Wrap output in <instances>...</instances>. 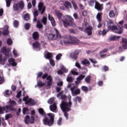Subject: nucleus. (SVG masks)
I'll list each match as a JSON object with an SVG mask.
<instances>
[{"label": "nucleus", "instance_id": "nucleus-26", "mask_svg": "<svg viewBox=\"0 0 127 127\" xmlns=\"http://www.w3.org/2000/svg\"><path fill=\"white\" fill-rule=\"evenodd\" d=\"M33 47L35 49H39L40 48V44L38 41H35L33 43Z\"/></svg>", "mask_w": 127, "mask_h": 127}, {"label": "nucleus", "instance_id": "nucleus-10", "mask_svg": "<svg viewBox=\"0 0 127 127\" xmlns=\"http://www.w3.org/2000/svg\"><path fill=\"white\" fill-rule=\"evenodd\" d=\"M24 7V2L22 1H20L18 3H14L13 5V9L14 11H17L19 8L23 9Z\"/></svg>", "mask_w": 127, "mask_h": 127}, {"label": "nucleus", "instance_id": "nucleus-49", "mask_svg": "<svg viewBox=\"0 0 127 127\" xmlns=\"http://www.w3.org/2000/svg\"><path fill=\"white\" fill-rule=\"evenodd\" d=\"M7 44L8 45H12V40L10 38L7 39Z\"/></svg>", "mask_w": 127, "mask_h": 127}, {"label": "nucleus", "instance_id": "nucleus-17", "mask_svg": "<svg viewBox=\"0 0 127 127\" xmlns=\"http://www.w3.org/2000/svg\"><path fill=\"white\" fill-rule=\"evenodd\" d=\"M95 9H97L98 11H101L103 10V5L100 4L99 2H95Z\"/></svg>", "mask_w": 127, "mask_h": 127}, {"label": "nucleus", "instance_id": "nucleus-57", "mask_svg": "<svg viewBox=\"0 0 127 127\" xmlns=\"http://www.w3.org/2000/svg\"><path fill=\"white\" fill-rule=\"evenodd\" d=\"M34 17H37L38 16V11L37 10H35L34 12H33Z\"/></svg>", "mask_w": 127, "mask_h": 127}, {"label": "nucleus", "instance_id": "nucleus-6", "mask_svg": "<svg viewBox=\"0 0 127 127\" xmlns=\"http://www.w3.org/2000/svg\"><path fill=\"white\" fill-rule=\"evenodd\" d=\"M107 22V26L108 27V29H113V30H118L117 33L119 34H122L123 33V29L121 26L119 25L117 27L114 26V23L112 20H109L108 21H106Z\"/></svg>", "mask_w": 127, "mask_h": 127}, {"label": "nucleus", "instance_id": "nucleus-3", "mask_svg": "<svg viewBox=\"0 0 127 127\" xmlns=\"http://www.w3.org/2000/svg\"><path fill=\"white\" fill-rule=\"evenodd\" d=\"M47 116L49 117H45L43 120V124L45 126H48L49 127H52L54 125V119L55 118V114L53 113H48Z\"/></svg>", "mask_w": 127, "mask_h": 127}, {"label": "nucleus", "instance_id": "nucleus-2", "mask_svg": "<svg viewBox=\"0 0 127 127\" xmlns=\"http://www.w3.org/2000/svg\"><path fill=\"white\" fill-rule=\"evenodd\" d=\"M87 19H84V23L82 24V27H78V29L81 31H83L85 33H87L88 36H91L92 34V31L93 30V27L92 26H88Z\"/></svg>", "mask_w": 127, "mask_h": 127}, {"label": "nucleus", "instance_id": "nucleus-27", "mask_svg": "<svg viewBox=\"0 0 127 127\" xmlns=\"http://www.w3.org/2000/svg\"><path fill=\"white\" fill-rule=\"evenodd\" d=\"M73 101L75 103V105H77V102L81 103V101H82V98L80 97V96H76L73 98Z\"/></svg>", "mask_w": 127, "mask_h": 127}, {"label": "nucleus", "instance_id": "nucleus-19", "mask_svg": "<svg viewBox=\"0 0 127 127\" xmlns=\"http://www.w3.org/2000/svg\"><path fill=\"white\" fill-rule=\"evenodd\" d=\"M25 104L29 106H34L35 105V101L32 100V98H29L27 102H25Z\"/></svg>", "mask_w": 127, "mask_h": 127}, {"label": "nucleus", "instance_id": "nucleus-45", "mask_svg": "<svg viewBox=\"0 0 127 127\" xmlns=\"http://www.w3.org/2000/svg\"><path fill=\"white\" fill-rule=\"evenodd\" d=\"M29 112V109L27 107H24L23 108V114L25 115L27 112Z\"/></svg>", "mask_w": 127, "mask_h": 127}, {"label": "nucleus", "instance_id": "nucleus-25", "mask_svg": "<svg viewBox=\"0 0 127 127\" xmlns=\"http://www.w3.org/2000/svg\"><path fill=\"white\" fill-rule=\"evenodd\" d=\"M32 37L34 40H38L39 39V34L37 32H34L32 34Z\"/></svg>", "mask_w": 127, "mask_h": 127}, {"label": "nucleus", "instance_id": "nucleus-21", "mask_svg": "<svg viewBox=\"0 0 127 127\" xmlns=\"http://www.w3.org/2000/svg\"><path fill=\"white\" fill-rule=\"evenodd\" d=\"M121 38V36H110L108 38V40L109 41H116L118 39H120Z\"/></svg>", "mask_w": 127, "mask_h": 127}, {"label": "nucleus", "instance_id": "nucleus-31", "mask_svg": "<svg viewBox=\"0 0 127 127\" xmlns=\"http://www.w3.org/2000/svg\"><path fill=\"white\" fill-rule=\"evenodd\" d=\"M109 15L110 18H115L116 17V14H115V12H114V10H111L109 11Z\"/></svg>", "mask_w": 127, "mask_h": 127}, {"label": "nucleus", "instance_id": "nucleus-12", "mask_svg": "<svg viewBox=\"0 0 127 127\" xmlns=\"http://www.w3.org/2000/svg\"><path fill=\"white\" fill-rule=\"evenodd\" d=\"M34 121H35V118H34V116L32 115L30 117L29 115H27L24 118V122L26 125H29V124H34Z\"/></svg>", "mask_w": 127, "mask_h": 127}, {"label": "nucleus", "instance_id": "nucleus-14", "mask_svg": "<svg viewBox=\"0 0 127 127\" xmlns=\"http://www.w3.org/2000/svg\"><path fill=\"white\" fill-rule=\"evenodd\" d=\"M70 91L71 92V95L73 97H75V96H77V95H79L80 93H81V90L79 88H75V86L72 87L70 88Z\"/></svg>", "mask_w": 127, "mask_h": 127}, {"label": "nucleus", "instance_id": "nucleus-46", "mask_svg": "<svg viewBox=\"0 0 127 127\" xmlns=\"http://www.w3.org/2000/svg\"><path fill=\"white\" fill-rule=\"evenodd\" d=\"M11 3V0H6V5L7 7H9Z\"/></svg>", "mask_w": 127, "mask_h": 127}, {"label": "nucleus", "instance_id": "nucleus-9", "mask_svg": "<svg viewBox=\"0 0 127 127\" xmlns=\"http://www.w3.org/2000/svg\"><path fill=\"white\" fill-rule=\"evenodd\" d=\"M42 79H46V80L48 81L47 82V86L48 87H51V86H52V84L53 83V78L51 75H48V73H45L42 76Z\"/></svg>", "mask_w": 127, "mask_h": 127}, {"label": "nucleus", "instance_id": "nucleus-33", "mask_svg": "<svg viewBox=\"0 0 127 127\" xmlns=\"http://www.w3.org/2000/svg\"><path fill=\"white\" fill-rule=\"evenodd\" d=\"M38 113L41 116H44L46 115L45 111L43 108H39L38 109Z\"/></svg>", "mask_w": 127, "mask_h": 127}, {"label": "nucleus", "instance_id": "nucleus-16", "mask_svg": "<svg viewBox=\"0 0 127 127\" xmlns=\"http://www.w3.org/2000/svg\"><path fill=\"white\" fill-rule=\"evenodd\" d=\"M48 17L49 20H50L52 25L53 26H56V22L55 21V19L54 18V17H52V16L50 15V14H48Z\"/></svg>", "mask_w": 127, "mask_h": 127}, {"label": "nucleus", "instance_id": "nucleus-18", "mask_svg": "<svg viewBox=\"0 0 127 127\" xmlns=\"http://www.w3.org/2000/svg\"><path fill=\"white\" fill-rule=\"evenodd\" d=\"M55 13L58 19H62V16H63V14L59 11V10H55Z\"/></svg>", "mask_w": 127, "mask_h": 127}, {"label": "nucleus", "instance_id": "nucleus-11", "mask_svg": "<svg viewBox=\"0 0 127 127\" xmlns=\"http://www.w3.org/2000/svg\"><path fill=\"white\" fill-rule=\"evenodd\" d=\"M38 11L40 12L41 14H43L46 11V6L44 5V2H40L38 5Z\"/></svg>", "mask_w": 127, "mask_h": 127}, {"label": "nucleus", "instance_id": "nucleus-51", "mask_svg": "<svg viewBox=\"0 0 127 127\" xmlns=\"http://www.w3.org/2000/svg\"><path fill=\"white\" fill-rule=\"evenodd\" d=\"M81 90L83 91V92H87L88 90V87L85 86H81Z\"/></svg>", "mask_w": 127, "mask_h": 127}, {"label": "nucleus", "instance_id": "nucleus-13", "mask_svg": "<svg viewBox=\"0 0 127 127\" xmlns=\"http://www.w3.org/2000/svg\"><path fill=\"white\" fill-rule=\"evenodd\" d=\"M80 52H81V50H76L74 52L70 54V57L73 59V60H77L78 58V55L80 54Z\"/></svg>", "mask_w": 127, "mask_h": 127}, {"label": "nucleus", "instance_id": "nucleus-32", "mask_svg": "<svg viewBox=\"0 0 127 127\" xmlns=\"http://www.w3.org/2000/svg\"><path fill=\"white\" fill-rule=\"evenodd\" d=\"M46 59H51L52 58V53L48 52L45 54Z\"/></svg>", "mask_w": 127, "mask_h": 127}, {"label": "nucleus", "instance_id": "nucleus-28", "mask_svg": "<svg viewBox=\"0 0 127 127\" xmlns=\"http://www.w3.org/2000/svg\"><path fill=\"white\" fill-rule=\"evenodd\" d=\"M6 62V59H5V58L2 57L1 55H0V64L1 65H4Z\"/></svg>", "mask_w": 127, "mask_h": 127}, {"label": "nucleus", "instance_id": "nucleus-47", "mask_svg": "<svg viewBox=\"0 0 127 127\" xmlns=\"http://www.w3.org/2000/svg\"><path fill=\"white\" fill-rule=\"evenodd\" d=\"M63 93H64L63 91H62L59 93L57 95V98H58V99H61V97H62L63 95Z\"/></svg>", "mask_w": 127, "mask_h": 127}, {"label": "nucleus", "instance_id": "nucleus-30", "mask_svg": "<svg viewBox=\"0 0 127 127\" xmlns=\"http://www.w3.org/2000/svg\"><path fill=\"white\" fill-rule=\"evenodd\" d=\"M102 13H98L97 15H96V18L99 22H102Z\"/></svg>", "mask_w": 127, "mask_h": 127}, {"label": "nucleus", "instance_id": "nucleus-4", "mask_svg": "<svg viewBox=\"0 0 127 127\" xmlns=\"http://www.w3.org/2000/svg\"><path fill=\"white\" fill-rule=\"evenodd\" d=\"M65 38L67 40H64L60 42L62 45H64V44H75L79 42L77 38L70 35H66Z\"/></svg>", "mask_w": 127, "mask_h": 127}, {"label": "nucleus", "instance_id": "nucleus-5", "mask_svg": "<svg viewBox=\"0 0 127 127\" xmlns=\"http://www.w3.org/2000/svg\"><path fill=\"white\" fill-rule=\"evenodd\" d=\"M63 21L64 27H68V26H75L74 23V18L71 16L66 15L64 17V19L61 20Z\"/></svg>", "mask_w": 127, "mask_h": 127}, {"label": "nucleus", "instance_id": "nucleus-22", "mask_svg": "<svg viewBox=\"0 0 127 127\" xmlns=\"http://www.w3.org/2000/svg\"><path fill=\"white\" fill-rule=\"evenodd\" d=\"M6 106H3L2 107H0V114H4L5 113H8V109H6Z\"/></svg>", "mask_w": 127, "mask_h": 127}, {"label": "nucleus", "instance_id": "nucleus-48", "mask_svg": "<svg viewBox=\"0 0 127 127\" xmlns=\"http://www.w3.org/2000/svg\"><path fill=\"white\" fill-rule=\"evenodd\" d=\"M97 2V1L95 0H91L88 2V3H89V5L93 6V5H94V4H95V2Z\"/></svg>", "mask_w": 127, "mask_h": 127}, {"label": "nucleus", "instance_id": "nucleus-8", "mask_svg": "<svg viewBox=\"0 0 127 127\" xmlns=\"http://www.w3.org/2000/svg\"><path fill=\"white\" fill-rule=\"evenodd\" d=\"M9 105H6V110H8L9 112L13 111V112H15L16 109L14 108L15 106H16V102L14 100H11V99L9 100Z\"/></svg>", "mask_w": 127, "mask_h": 127}, {"label": "nucleus", "instance_id": "nucleus-29", "mask_svg": "<svg viewBox=\"0 0 127 127\" xmlns=\"http://www.w3.org/2000/svg\"><path fill=\"white\" fill-rule=\"evenodd\" d=\"M8 33H9V31H8V26H6L5 28L3 30V35L6 36Z\"/></svg>", "mask_w": 127, "mask_h": 127}, {"label": "nucleus", "instance_id": "nucleus-40", "mask_svg": "<svg viewBox=\"0 0 127 127\" xmlns=\"http://www.w3.org/2000/svg\"><path fill=\"white\" fill-rule=\"evenodd\" d=\"M12 93V92H11V91L9 90H6L4 92V95L5 96H10V95H11Z\"/></svg>", "mask_w": 127, "mask_h": 127}, {"label": "nucleus", "instance_id": "nucleus-43", "mask_svg": "<svg viewBox=\"0 0 127 127\" xmlns=\"http://www.w3.org/2000/svg\"><path fill=\"white\" fill-rule=\"evenodd\" d=\"M19 24V22H18V21L15 20L13 21L14 27H18Z\"/></svg>", "mask_w": 127, "mask_h": 127}, {"label": "nucleus", "instance_id": "nucleus-61", "mask_svg": "<svg viewBox=\"0 0 127 127\" xmlns=\"http://www.w3.org/2000/svg\"><path fill=\"white\" fill-rule=\"evenodd\" d=\"M20 96H21V90L19 91L16 95V98H20Z\"/></svg>", "mask_w": 127, "mask_h": 127}, {"label": "nucleus", "instance_id": "nucleus-63", "mask_svg": "<svg viewBox=\"0 0 127 127\" xmlns=\"http://www.w3.org/2000/svg\"><path fill=\"white\" fill-rule=\"evenodd\" d=\"M98 86H100V87H102V86H103V85H104V82H103V81H99L98 82Z\"/></svg>", "mask_w": 127, "mask_h": 127}, {"label": "nucleus", "instance_id": "nucleus-23", "mask_svg": "<svg viewBox=\"0 0 127 127\" xmlns=\"http://www.w3.org/2000/svg\"><path fill=\"white\" fill-rule=\"evenodd\" d=\"M10 65H11L12 67H15L16 66V64L15 63V60L14 59L10 58L8 60Z\"/></svg>", "mask_w": 127, "mask_h": 127}, {"label": "nucleus", "instance_id": "nucleus-59", "mask_svg": "<svg viewBox=\"0 0 127 127\" xmlns=\"http://www.w3.org/2000/svg\"><path fill=\"white\" fill-rule=\"evenodd\" d=\"M11 90H12V92L15 91L16 90V86L14 85H12Z\"/></svg>", "mask_w": 127, "mask_h": 127}, {"label": "nucleus", "instance_id": "nucleus-1", "mask_svg": "<svg viewBox=\"0 0 127 127\" xmlns=\"http://www.w3.org/2000/svg\"><path fill=\"white\" fill-rule=\"evenodd\" d=\"M68 102L65 101H62L60 104V108L62 111L64 113V115L66 118V120H68L69 114L67 112H70L71 111V108L72 107V101H71V97L68 98Z\"/></svg>", "mask_w": 127, "mask_h": 127}, {"label": "nucleus", "instance_id": "nucleus-55", "mask_svg": "<svg viewBox=\"0 0 127 127\" xmlns=\"http://www.w3.org/2000/svg\"><path fill=\"white\" fill-rule=\"evenodd\" d=\"M66 81L67 82H69L70 83H72V82H73V77L71 76H69L67 77Z\"/></svg>", "mask_w": 127, "mask_h": 127}, {"label": "nucleus", "instance_id": "nucleus-35", "mask_svg": "<svg viewBox=\"0 0 127 127\" xmlns=\"http://www.w3.org/2000/svg\"><path fill=\"white\" fill-rule=\"evenodd\" d=\"M91 78H92V76H91V75H88L84 79L85 82L86 83H87V84H89V83H90V82H91Z\"/></svg>", "mask_w": 127, "mask_h": 127}, {"label": "nucleus", "instance_id": "nucleus-56", "mask_svg": "<svg viewBox=\"0 0 127 127\" xmlns=\"http://www.w3.org/2000/svg\"><path fill=\"white\" fill-rule=\"evenodd\" d=\"M61 100H63V101H66L67 100V96L65 95H62Z\"/></svg>", "mask_w": 127, "mask_h": 127}, {"label": "nucleus", "instance_id": "nucleus-34", "mask_svg": "<svg viewBox=\"0 0 127 127\" xmlns=\"http://www.w3.org/2000/svg\"><path fill=\"white\" fill-rule=\"evenodd\" d=\"M45 85H46V83L42 82V81L39 80L37 82L38 87H39L40 88H41L42 87L45 86Z\"/></svg>", "mask_w": 127, "mask_h": 127}, {"label": "nucleus", "instance_id": "nucleus-54", "mask_svg": "<svg viewBox=\"0 0 127 127\" xmlns=\"http://www.w3.org/2000/svg\"><path fill=\"white\" fill-rule=\"evenodd\" d=\"M62 57V54H59L58 55L56 56V59L57 60L59 61L61 59Z\"/></svg>", "mask_w": 127, "mask_h": 127}, {"label": "nucleus", "instance_id": "nucleus-62", "mask_svg": "<svg viewBox=\"0 0 127 127\" xmlns=\"http://www.w3.org/2000/svg\"><path fill=\"white\" fill-rule=\"evenodd\" d=\"M43 75V72L40 71L37 75V78H40Z\"/></svg>", "mask_w": 127, "mask_h": 127}, {"label": "nucleus", "instance_id": "nucleus-38", "mask_svg": "<svg viewBox=\"0 0 127 127\" xmlns=\"http://www.w3.org/2000/svg\"><path fill=\"white\" fill-rule=\"evenodd\" d=\"M41 22H42L44 25H46L47 24V18L45 16H43L41 20Z\"/></svg>", "mask_w": 127, "mask_h": 127}, {"label": "nucleus", "instance_id": "nucleus-42", "mask_svg": "<svg viewBox=\"0 0 127 127\" xmlns=\"http://www.w3.org/2000/svg\"><path fill=\"white\" fill-rule=\"evenodd\" d=\"M85 77H86L85 75L81 74L76 78V80H77L78 81H82L83 79H84Z\"/></svg>", "mask_w": 127, "mask_h": 127}, {"label": "nucleus", "instance_id": "nucleus-7", "mask_svg": "<svg viewBox=\"0 0 127 127\" xmlns=\"http://www.w3.org/2000/svg\"><path fill=\"white\" fill-rule=\"evenodd\" d=\"M54 30L56 32L55 34H48L47 35V37H48V39H49V40H56L58 38V37H60L61 35H60V33H59V31L56 28H54Z\"/></svg>", "mask_w": 127, "mask_h": 127}, {"label": "nucleus", "instance_id": "nucleus-58", "mask_svg": "<svg viewBox=\"0 0 127 127\" xmlns=\"http://www.w3.org/2000/svg\"><path fill=\"white\" fill-rule=\"evenodd\" d=\"M75 66L77 67L78 69H81V65H80V64H79L78 62L75 63Z\"/></svg>", "mask_w": 127, "mask_h": 127}, {"label": "nucleus", "instance_id": "nucleus-41", "mask_svg": "<svg viewBox=\"0 0 127 127\" xmlns=\"http://www.w3.org/2000/svg\"><path fill=\"white\" fill-rule=\"evenodd\" d=\"M108 31H109V30L104 29L102 31L99 32V34L100 35H101V34H102V35H106Z\"/></svg>", "mask_w": 127, "mask_h": 127}, {"label": "nucleus", "instance_id": "nucleus-15", "mask_svg": "<svg viewBox=\"0 0 127 127\" xmlns=\"http://www.w3.org/2000/svg\"><path fill=\"white\" fill-rule=\"evenodd\" d=\"M1 51L6 57H8V56H9V52H10V49H6L5 47H3L1 49Z\"/></svg>", "mask_w": 127, "mask_h": 127}, {"label": "nucleus", "instance_id": "nucleus-60", "mask_svg": "<svg viewBox=\"0 0 127 127\" xmlns=\"http://www.w3.org/2000/svg\"><path fill=\"white\" fill-rule=\"evenodd\" d=\"M57 85L59 87H62V86H63V81H60V82L57 83Z\"/></svg>", "mask_w": 127, "mask_h": 127}, {"label": "nucleus", "instance_id": "nucleus-39", "mask_svg": "<svg viewBox=\"0 0 127 127\" xmlns=\"http://www.w3.org/2000/svg\"><path fill=\"white\" fill-rule=\"evenodd\" d=\"M36 27H37V28H42V27H43V26L41 23L40 20H38L37 21Z\"/></svg>", "mask_w": 127, "mask_h": 127}, {"label": "nucleus", "instance_id": "nucleus-53", "mask_svg": "<svg viewBox=\"0 0 127 127\" xmlns=\"http://www.w3.org/2000/svg\"><path fill=\"white\" fill-rule=\"evenodd\" d=\"M102 70L104 72H107V71H109V67L107 65H104L103 67Z\"/></svg>", "mask_w": 127, "mask_h": 127}, {"label": "nucleus", "instance_id": "nucleus-44", "mask_svg": "<svg viewBox=\"0 0 127 127\" xmlns=\"http://www.w3.org/2000/svg\"><path fill=\"white\" fill-rule=\"evenodd\" d=\"M25 29L28 30L30 28V23H26L24 25Z\"/></svg>", "mask_w": 127, "mask_h": 127}, {"label": "nucleus", "instance_id": "nucleus-20", "mask_svg": "<svg viewBox=\"0 0 127 127\" xmlns=\"http://www.w3.org/2000/svg\"><path fill=\"white\" fill-rule=\"evenodd\" d=\"M57 104L56 103H53V105H50V109L52 112H53V113L56 112V110H57V106H56Z\"/></svg>", "mask_w": 127, "mask_h": 127}, {"label": "nucleus", "instance_id": "nucleus-50", "mask_svg": "<svg viewBox=\"0 0 127 127\" xmlns=\"http://www.w3.org/2000/svg\"><path fill=\"white\" fill-rule=\"evenodd\" d=\"M57 123L58 126H61V125H62V118L60 117L57 121Z\"/></svg>", "mask_w": 127, "mask_h": 127}, {"label": "nucleus", "instance_id": "nucleus-36", "mask_svg": "<svg viewBox=\"0 0 127 127\" xmlns=\"http://www.w3.org/2000/svg\"><path fill=\"white\" fill-rule=\"evenodd\" d=\"M81 63L83 64V65H86V66H89V65H90V62L87 59L83 60L81 62Z\"/></svg>", "mask_w": 127, "mask_h": 127}, {"label": "nucleus", "instance_id": "nucleus-52", "mask_svg": "<svg viewBox=\"0 0 127 127\" xmlns=\"http://www.w3.org/2000/svg\"><path fill=\"white\" fill-rule=\"evenodd\" d=\"M64 6L65 7H69V6H71V3L69 1H65L64 2Z\"/></svg>", "mask_w": 127, "mask_h": 127}, {"label": "nucleus", "instance_id": "nucleus-64", "mask_svg": "<svg viewBox=\"0 0 127 127\" xmlns=\"http://www.w3.org/2000/svg\"><path fill=\"white\" fill-rule=\"evenodd\" d=\"M28 98H29L28 96H26L25 97H23V101L24 102H25V103H26V102H27V101H28V100H29Z\"/></svg>", "mask_w": 127, "mask_h": 127}, {"label": "nucleus", "instance_id": "nucleus-24", "mask_svg": "<svg viewBox=\"0 0 127 127\" xmlns=\"http://www.w3.org/2000/svg\"><path fill=\"white\" fill-rule=\"evenodd\" d=\"M122 42L124 50L127 49V39L122 38Z\"/></svg>", "mask_w": 127, "mask_h": 127}, {"label": "nucleus", "instance_id": "nucleus-37", "mask_svg": "<svg viewBox=\"0 0 127 127\" xmlns=\"http://www.w3.org/2000/svg\"><path fill=\"white\" fill-rule=\"evenodd\" d=\"M24 19H25V20H26V21H27V20H29V19H30V15L29 14V13H26L24 16H23Z\"/></svg>", "mask_w": 127, "mask_h": 127}]
</instances>
